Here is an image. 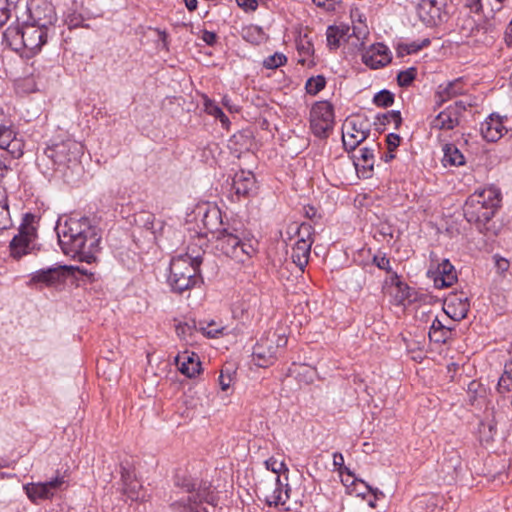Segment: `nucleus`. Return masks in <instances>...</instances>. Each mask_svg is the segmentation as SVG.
<instances>
[{
	"label": "nucleus",
	"mask_w": 512,
	"mask_h": 512,
	"mask_svg": "<svg viewBox=\"0 0 512 512\" xmlns=\"http://www.w3.org/2000/svg\"><path fill=\"white\" fill-rule=\"evenodd\" d=\"M362 61L372 69L384 67L391 61L390 51L382 43L373 44L362 54Z\"/></svg>",
	"instance_id": "nucleus-20"
},
{
	"label": "nucleus",
	"mask_w": 512,
	"mask_h": 512,
	"mask_svg": "<svg viewBox=\"0 0 512 512\" xmlns=\"http://www.w3.org/2000/svg\"><path fill=\"white\" fill-rule=\"evenodd\" d=\"M370 130L366 120L354 117L348 120L343 128V145L346 150L352 151L362 143L369 135Z\"/></svg>",
	"instance_id": "nucleus-15"
},
{
	"label": "nucleus",
	"mask_w": 512,
	"mask_h": 512,
	"mask_svg": "<svg viewBox=\"0 0 512 512\" xmlns=\"http://www.w3.org/2000/svg\"><path fill=\"white\" fill-rule=\"evenodd\" d=\"M333 465L340 471L343 468L346 469V467H344V457L340 452L333 453Z\"/></svg>",
	"instance_id": "nucleus-56"
},
{
	"label": "nucleus",
	"mask_w": 512,
	"mask_h": 512,
	"mask_svg": "<svg viewBox=\"0 0 512 512\" xmlns=\"http://www.w3.org/2000/svg\"><path fill=\"white\" fill-rule=\"evenodd\" d=\"M416 75L417 69L414 67L400 71L397 75V83L400 87H408L415 80Z\"/></svg>",
	"instance_id": "nucleus-37"
},
{
	"label": "nucleus",
	"mask_w": 512,
	"mask_h": 512,
	"mask_svg": "<svg viewBox=\"0 0 512 512\" xmlns=\"http://www.w3.org/2000/svg\"><path fill=\"white\" fill-rule=\"evenodd\" d=\"M187 496L174 501L171 507L176 512H210L203 504L215 506V495L211 490V485L204 481L184 480L181 484Z\"/></svg>",
	"instance_id": "nucleus-3"
},
{
	"label": "nucleus",
	"mask_w": 512,
	"mask_h": 512,
	"mask_svg": "<svg viewBox=\"0 0 512 512\" xmlns=\"http://www.w3.org/2000/svg\"><path fill=\"white\" fill-rule=\"evenodd\" d=\"M48 32V29L24 21L22 25L9 26L4 36L15 50L23 48L35 54L47 42Z\"/></svg>",
	"instance_id": "nucleus-5"
},
{
	"label": "nucleus",
	"mask_w": 512,
	"mask_h": 512,
	"mask_svg": "<svg viewBox=\"0 0 512 512\" xmlns=\"http://www.w3.org/2000/svg\"><path fill=\"white\" fill-rule=\"evenodd\" d=\"M326 79L323 75L310 77L305 84V89L308 94L316 95L325 88Z\"/></svg>",
	"instance_id": "nucleus-35"
},
{
	"label": "nucleus",
	"mask_w": 512,
	"mask_h": 512,
	"mask_svg": "<svg viewBox=\"0 0 512 512\" xmlns=\"http://www.w3.org/2000/svg\"><path fill=\"white\" fill-rule=\"evenodd\" d=\"M242 38L253 45H260L264 43L267 36L263 29L257 25H249L242 28Z\"/></svg>",
	"instance_id": "nucleus-32"
},
{
	"label": "nucleus",
	"mask_w": 512,
	"mask_h": 512,
	"mask_svg": "<svg viewBox=\"0 0 512 512\" xmlns=\"http://www.w3.org/2000/svg\"><path fill=\"white\" fill-rule=\"evenodd\" d=\"M334 126V108L329 101H318L310 110V128L312 133L325 139Z\"/></svg>",
	"instance_id": "nucleus-10"
},
{
	"label": "nucleus",
	"mask_w": 512,
	"mask_h": 512,
	"mask_svg": "<svg viewBox=\"0 0 512 512\" xmlns=\"http://www.w3.org/2000/svg\"><path fill=\"white\" fill-rule=\"evenodd\" d=\"M450 462H451V468L454 471H457V469L460 467V458H459V456L451 457Z\"/></svg>",
	"instance_id": "nucleus-64"
},
{
	"label": "nucleus",
	"mask_w": 512,
	"mask_h": 512,
	"mask_svg": "<svg viewBox=\"0 0 512 512\" xmlns=\"http://www.w3.org/2000/svg\"><path fill=\"white\" fill-rule=\"evenodd\" d=\"M242 234L233 227L222 229L215 236V249L237 262H244L254 254L255 249L244 239Z\"/></svg>",
	"instance_id": "nucleus-6"
},
{
	"label": "nucleus",
	"mask_w": 512,
	"mask_h": 512,
	"mask_svg": "<svg viewBox=\"0 0 512 512\" xmlns=\"http://www.w3.org/2000/svg\"><path fill=\"white\" fill-rule=\"evenodd\" d=\"M231 382H232V379L230 376H224L223 373L220 374L219 376V384H220V387L223 391H226L230 388L231 386Z\"/></svg>",
	"instance_id": "nucleus-57"
},
{
	"label": "nucleus",
	"mask_w": 512,
	"mask_h": 512,
	"mask_svg": "<svg viewBox=\"0 0 512 512\" xmlns=\"http://www.w3.org/2000/svg\"><path fill=\"white\" fill-rule=\"evenodd\" d=\"M17 0H0V28L8 21L11 13V6Z\"/></svg>",
	"instance_id": "nucleus-41"
},
{
	"label": "nucleus",
	"mask_w": 512,
	"mask_h": 512,
	"mask_svg": "<svg viewBox=\"0 0 512 512\" xmlns=\"http://www.w3.org/2000/svg\"><path fill=\"white\" fill-rule=\"evenodd\" d=\"M265 466L268 470L277 474L273 491L265 495L267 505L282 506L285 511L293 510V507L288 503L291 498V488L287 483H282L280 478L282 472H288L286 464L271 457L265 461Z\"/></svg>",
	"instance_id": "nucleus-7"
},
{
	"label": "nucleus",
	"mask_w": 512,
	"mask_h": 512,
	"mask_svg": "<svg viewBox=\"0 0 512 512\" xmlns=\"http://www.w3.org/2000/svg\"><path fill=\"white\" fill-rule=\"evenodd\" d=\"M401 138L396 133H390L386 137L387 147L390 152H393L400 145Z\"/></svg>",
	"instance_id": "nucleus-49"
},
{
	"label": "nucleus",
	"mask_w": 512,
	"mask_h": 512,
	"mask_svg": "<svg viewBox=\"0 0 512 512\" xmlns=\"http://www.w3.org/2000/svg\"><path fill=\"white\" fill-rule=\"evenodd\" d=\"M176 362L180 372L189 378L195 377L200 373L201 363L195 353L191 355L184 353L176 358Z\"/></svg>",
	"instance_id": "nucleus-26"
},
{
	"label": "nucleus",
	"mask_w": 512,
	"mask_h": 512,
	"mask_svg": "<svg viewBox=\"0 0 512 512\" xmlns=\"http://www.w3.org/2000/svg\"><path fill=\"white\" fill-rule=\"evenodd\" d=\"M373 263L381 270H384L388 274L391 275V279L393 278V273H396L390 263V259L386 257L385 254H378L373 257Z\"/></svg>",
	"instance_id": "nucleus-40"
},
{
	"label": "nucleus",
	"mask_w": 512,
	"mask_h": 512,
	"mask_svg": "<svg viewBox=\"0 0 512 512\" xmlns=\"http://www.w3.org/2000/svg\"><path fill=\"white\" fill-rule=\"evenodd\" d=\"M82 152V145L74 140H65L45 149V155L59 166L77 161Z\"/></svg>",
	"instance_id": "nucleus-14"
},
{
	"label": "nucleus",
	"mask_w": 512,
	"mask_h": 512,
	"mask_svg": "<svg viewBox=\"0 0 512 512\" xmlns=\"http://www.w3.org/2000/svg\"><path fill=\"white\" fill-rule=\"evenodd\" d=\"M450 109H453L454 112H457V116L460 118L462 113L466 110L467 104L462 101H456L453 105L448 106Z\"/></svg>",
	"instance_id": "nucleus-55"
},
{
	"label": "nucleus",
	"mask_w": 512,
	"mask_h": 512,
	"mask_svg": "<svg viewBox=\"0 0 512 512\" xmlns=\"http://www.w3.org/2000/svg\"><path fill=\"white\" fill-rule=\"evenodd\" d=\"M367 489L369 490V492L372 494L371 498L367 500V503L364 504L363 502H361L358 506H357V512H362L363 510H365L366 508V505L370 508H374L376 506V500L381 496L383 497L384 494L379 491L377 488L376 489H373L371 488L370 486H366Z\"/></svg>",
	"instance_id": "nucleus-44"
},
{
	"label": "nucleus",
	"mask_w": 512,
	"mask_h": 512,
	"mask_svg": "<svg viewBox=\"0 0 512 512\" xmlns=\"http://www.w3.org/2000/svg\"><path fill=\"white\" fill-rule=\"evenodd\" d=\"M499 193L493 189H484L481 192L472 194L464 206V216L470 223L486 225L499 207Z\"/></svg>",
	"instance_id": "nucleus-4"
},
{
	"label": "nucleus",
	"mask_w": 512,
	"mask_h": 512,
	"mask_svg": "<svg viewBox=\"0 0 512 512\" xmlns=\"http://www.w3.org/2000/svg\"><path fill=\"white\" fill-rule=\"evenodd\" d=\"M201 263L202 257L200 255L192 256L186 253L173 257L170 262V275L168 277L171 290L181 294L195 287L201 281L199 273Z\"/></svg>",
	"instance_id": "nucleus-2"
},
{
	"label": "nucleus",
	"mask_w": 512,
	"mask_h": 512,
	"mask_svg": "<svg viewBox=\"0 0 512 512\" xmlns=\"http://www.w3.org/2000/svg\"><path fill=\"white\" fill-rule=\"evenodd\" d=\"M392 285L395 286L396 292L394 293V301L397 305H405V302H412L413 297L412 289L399 279L397 273H393Z\"/></svg>",
	"instance_id": "nucleus-30"
},
{
	"label": "nucleus",
	"mask_w": 512,
	"mask_h": 512,
	"mask_svg": "<svg viewBox=\"0 0 512 512\" xmlns=\"http://www.w3.org/2000/svg\"><path fill=\"white\" fill-rule=\"evenodd\" d=\"M25 21L50 30L57 20L54 6L47 0H29L26 6Z\"/></svg>",
	"instance_id": "nucleus-12"
},
{
	"label": "nucleus",
	"mask_w": 512,
	"mask_h": 512,
	"mask_svg": "<svg viewBox=\"0 0 512 512\" xmlns=\"http://www.w3.org/2000/svg\"><path fill=\"white\" fill-rule=\"evenodd\" d=\"M334 0H313V3L319 7L333 8Z\"/></svg>",
	"instance_id": "nucleus-59"
},
{
	"label": "nucleus",
	"mask_w": 512,
	"mask_h": 512,
	"mask_svg": "<svg viewBox=\"0 0 512 512\" xmlns=\"http://www.w3.org/2000/svg\"><path fill=\"white\" fill-rule=\"evenodd\" d=\"M467 5L475 12H478L482 7L481 0H469Z\"/></svg>",
	"instance_id": "nucleus-63"
},
{
	"label": "nucleus",
	"mask_w": 512,
	"mask_h": 512,
	"mask_svg": "<svg viewBox=\"0 0 512 512\" xmlns=\"http://www.w3.org/2000/svg\"><path fill=\"white\" fill-rule=\"evenodd\" d=\"M480 132L485 140L488 142H495L499 140L507 129L504 126L503 117L496 113L490 114L481 124Z\"/></svg>",
	"instance_id": "nucleus-22"
},
{
	"label": "nucleus",
	"mask_w": 512,
	"mask_h": 512,
	"mask_svg": "<svg viewBox=\"0 0 512 512\" xmlns=\"http://www.w3.org/2000/svg\"><path fill=\"white\" fill-rule=\"evenodd\" d=\"M419 20L427 27H436L449 19L447 0H420L416 7Z\"/></svg>",
	"instance_id": "nucleus-11"
},
{
	"label": "nucleus",
	"mask_w": 512,
	"mask_h": 512,
	"mask_svg": "<svg viewBox=\"0 0 512 512\" xmlns=\"http://www.w3.org/2000/svg\"><path fill=\"white\" fill-rule=\"evenodd\" d=\"M354 157H355L354 164H355L356 170H359L361 161L369 162L370 160H374V148H369V147L360 148L359 156H354Z\"/></svg>",
	"instance_id": "nucleus-43"
},
{
	"label": "nucleus",
	"mask_w": 512,
	"mask_h": 512,
	"mask_svg": "<svg viewBox=\"0 0 512 512\" xmlns=\"http://www.w3.org/2000/svg\"><path fill=\"white\" fill-rule=\"evenodd\" d=\"M313 232L314 228L308 223H302L294 227V234L297 240L292 245L291 259L300 271H304L308 264L311 246L314 242L312 238Z\"/></svg>",
	"instance_id": "nucleus-9"
},
{
	"label": "nucleus",
	"mask_w": 512,
	"mask_h": 512,
	"mask_svg": "<svg viewBox=\"0 0 512 512\" xmlns=\"http://www.w3.org/2000/svg\"><path fill=\"white\" fill-rule=\"evenodd\" d=\"M202 222L204 227L211 232L214 237L218 235L222 229L227 228L222 221L221 211L217 207L209 208L203 215Z\"/></svg>",
	"instance_id": "nucleus-28"
},
{
	"label": "nucleus",
	"mask_w": 512,
	"mask_h": 512,
	"mask_svg": "<svg viewBox=\"0 0 512 512\" xmlns=\"http://www.w3.org/2000/svg\"><path fill=\"white\" fill-rule=\"evenodd\" d=\"M459 121L460 118L457 116V112L447 107L432 120L431 126L439 130H452L459 125Z\"/></svg>",
	"instance_id": "nucleus-27"
},
{
	"label": "nucleus",
	"mask_w": 512,
	"mask_h": 512,
	"mask_svg": "<svg viewBox=\"0 0 512 512\" xmlns=\"http://www.w3.org/2000/svg\"><path fill=\"white\" fill-rule=\"evenodd\" d=\"M493 258H494L496 272L502 278H506L507 275L509 274V267H510L509 261L506 258H503L499 255H494Z\"/></svg>",
	"instance_id": "nucleus-42"
},
{
	"label": "nucleus",
	"mask_w": 512,
	"mask_h": 512,
	"mask_svg": "<svg viewBox=\"0 0 512 512\" xmlns=\"http://www.w3.org/2000/svg\"><path fill=\"white\" fill-rule=\"evenodd\" d=\"M144 227L155 234V216L153 214H145Z\"/></svg>",
	"instance_id": "nucleus-54"
},
{
	"label": "nucleus",
	"mask_w": 512,
	"mask_h": 512,
	"mask_svg": "<svg viewBox=\"0 0 512 512\" xmlns=\"http://www.w3.org/2000/svg\"><path fill=\"white\" fill-rule=\"evenodd\" d=\"M429 339L430 341L437 344L446 343L452 336V328L446 327L444 329L429 331Z\"/></svg>",
	"instance_id": "nucleus-39"
},
{
	"label": "nucleus",
	"mask_w": 512,
	"mask_h": 512,
	"mask_svg": "<svg viewBox=\"0 0 512 512\" xmlns=\"http://www.w3.org/2000/svg\"><path fill=\"white\" fill-rule=\"evenodd\" d=\"M428 276L433 280L435 288L442 289L452 286L457 281V273L448 259L439 263L435 270H429Z\"/></svg>",
	"instance_id": "nucleus-19"
},
{
	"label": "nucleus",
	"mask_w": 512,
	"mask_h": 512,
	"mask_svg": "<svg viewBox=\"0 0 512 512\" xmlns=\"http://www.w3.org/2000/svg\"><path fill=\"white\" fill-rule=\"evenodd\" d=\"M8 169H10V162L8 161V158L3 153H0V170H8Z\"/></svg>",
	"instance_id": "nucleus-61"
},
{
	"label": "nucleus",
	"mask_w": 512,
	"mask_h": 512,
	"mask_svg": "<svg viewBox=\"0 0 512 512\" xmlns=\"http://www.w3.org/2000/svg\"><path fill=\"white\" fill-rule=\"evenodd\" d=\"M469 300L465 292H451L444 300V312L453 320L459 321L467 316Z\"/></svg>",
	"instance_id": "nucleus-17"
},
{
	"label": "nucleus",
	"mask_w": 512,
	"mask_h": 512,
	"mask_svg": "<svg viewBox=\"0 0 512 512\" xmlns=\"http://www.w3.org/2000/svg\"><path fill=\"white\" fill-rule=\"evenodd\" d=\"M11 225L9 208L6 203L0 202V229H7Z\"/></svg>",
	"instance_id": "nucleus-45"
},
{
	"label": "nucleus",
	"mask_w": 512,
	"mask_h": 512,
	"mask_svg": "<svg viewBox=\"0 0 512 512\" xmlns=\"http://www.w3.org/2000/svg\"><path fill=\"white\" fill-rule=\"evenodd\" d=\"M12 125V122L6 118L5 114L0 111V130L5 129Z\"/></svg>",
	"instance_id": "nucleus-60"
},
{
	"label": "nucleus",
	"mask_w": 512,
	"mask_h": 512,
	"mask_svg": "<svg viewBox=\"0 0 512 512\" xmlns=\"http://www.w3.org/2000/svg\"><path fill=\"white\" fill-rule=\"evenodd\" d=\"M212 325L213 324L210 323L208 327H197L195 320H191L184 323H179L176 326V333L181 339L185 341H188V339L191 338L194 335V333L197 332L198 330L201 331L204 335L208 336L209 338H214L221 331L220 329H209V327Z\"/></svg>",
	"instance_id": "nucleus-24"
},
{
	"label": "nucleus",
	"mask_w": 512,
	"mask_h": 512,
	"mask_svg": "<svg viewBox=\"0 0 512 512\" xmlns=\"http://www.w3.org/2000/svg\"><path fill=\"white\" fill-rule=\"evenodd\" d=\"M66 487L65 477L58 474L46 482L27 483L23 489L28 499L36 504L39 500L52 499L57 491L64 490Z\"/></svg>",
	"instance_id": "nucleus-13"
},
{
	"label": "nucleus",
	"mask_w": 512,
	"mask_h": 512,
	"mask_svg": "<svg viewBox=\"0 0 512 512\" xmlns=\"http://www.w3.org/2000/svg\"><path fill=\"white\" fill-rule=\"evenodd\" d=\"M382 124L386 123H393L395 125V128H398L402 123L401 114L399 111H389L382 115Z\"/></svg>",
	"instance_id": "nucleus-46"
},
{
	"label": "nucleus",
	"mask_w": 512,
	"mask_h": 512,
	"mask_svg": "<svg viewBox=\"0 0 512 512\" xmlns=\"http://www.w3.org/2000/svg\"><path fill=\"white\" fill-rule=\"evenodd\" d=\"M35 221V215L31 213L25 214L19 228V233L15 235L10 242V251L14 258H21L33 249L34 241L37 237V229L34 225Z\"/></svg>",
	"instance_id": "nucleus-8"
},
{
	"label": "nucleus",
	"mask_w": 512,
	"mask_h": 512,
	"mask_svg": "<svg viewBox=\"0 0 512 512\" xmlns=\"http://www.w3.org/2000/svg\"><path fill=\"white\" fill-rule=\"evenodd\" d=\"M373 103L379 107H389L394 103V94L383 89L374 95Z\"/></svg>",
	"instance_id": "nucleus-36"
},
{
	"label": "nucleus",
	"mask_w": 512,
	"mask_h": 512,
	"mask_svg": "<svg viewBox=\"0 0 512 512\" xmlns=\"http://www.w3.org/2000/svg\"><path fill=\"white\" fill-rule=\"evenodd\" d=\"M444 156L442 159L443 165L446 167L450 166H461L465 163V157L459 150V148L452 143L445 144L443 147Z\"/></svg>",
	"instance_id": "nucleus-31"
},
{
	"label": "nucleus",
	"mask_w": 512,
	"mask_h": 512,
	"mask_svg": "<svg viewBox=\"0 0 512 512\" xmlns=\"http://www.w3.org/2000/svg\"><path fill=\"white\" fill-rule=\"evenodd\" d=\"M201 39L209 46H213L217 41V35L215 32L204 30L202 32Z\"/></svg>",
	"instance_id": "nucleus-53"
},
{
	"label": "nucleus",
	"mask_w": 512,
	"mask_h": 512,
	"mask_svg": "<svg viewBox=\"0 0 512 512\" xmlns=\"http://www.w3.org/2000/svg\"><path fill=\"white\" fill-rule=\"evenodd\" d=\"M466 91L467 87L462 77L449 81L446 84H441L436 92L437 103L441 105L454 97L465 94Z\"/></svg>",
	"instance_id": "nucleus-23"
},
{
	"label": "nucleus",
	"mask_w": 512,
	"mask_h": 512,
	"mask_svg": "<svg viewBox=\"0 0 512 512\" xmlns=\"http://www.w3.org/2000/svg\"><path fill=\"white\" fill-rule=\"evenodd\" d=\"M255 187V177L250 171H240L235 174L232 189L238 196H248Z\"/></svg>",
	"instance_id": "nucleus-25"
},
{
	"label": "nucleus",
	"mask_w": 512,
	"mask_h": 512,
	"mask_svg": "<svg viewBox=\"0 0 512 512\" xmlns=\"http://www.w3.org/2000/svg\"><path fill=\"white\" fill-rule=\"evenodd\" d=\"M72 266L60 265L40 269L32 274L31 281L33 283H44L46 285H53L62 282L67 277V274Z\"/></svg>",
	"instance_id": "nucleus-21"
},
{
	"label": "nucleus",
	"mask_w": 512,
	"mask_h": 512,
	"mask_svg": "<svg viewBox=\"0 0 512 512\" xmlns=\"http://www.w3.org/2000/svg\"><path fill=\"white\" fill-rule=\"evenodd\" d=\"M505 40L508 43V45H512V20L508 24L506 31H505Z\"/></svg>",
	"instance_id": "nucleus-62"
},
{
	"label": "nucleus",
	"mask_w": 512,
	"mask_h": 512,
	"mask_svg": "<svg viewBox=\"0 0 512 512\" xmlns=\"http://www.w3.org/2000/svg\"><path fill=\"white\" fill-rule=\"evenodd\" d=\"M202 98H203L204 111L207 114L215 117L216 119H219L223 126H228L230 121H229L228 117L224 114L222 109L213 100H211L208 96L203 95Z\"/></svg>",
	"instance_id": "nucleus-33"
},
{
	"label": "nucleus",
	"mask_w": 512,
	"mask_h": 512,
	"mask_svg": "<svg viewBox=\"0 0 512 512\" xmlns=\"http://www.w3.org/2000/svg\"><path fill=\"white\" fill-rule=\"evenodd\" d=\"M297 49H298V52L301 55H305V56H311L314 53V48H313V45H312V43L310 41H303L302 40L297 45Z\"/></svg>",
	"instance_id": "nucleus-48"
},
{
	"label": "nucleus",
	"mask_w": 512,
	"mask_h": 512,
	"mask_svg": "<svg viewBox=\"0 0 512 512\" xmlns=\"http://www.w3.org/2000/svg\"><path fill=\"white\" fill-rule=\"evenodd\" d=\"M350 27L346 24L331 25L327 28L326 38L327 45L331 50H335L340 46L341 40L349 37Z\"/></svg>",
	"instance_id": "nucleus-29"
},
{
	"label": "nucleus",
	"mask_w": 512,
	"mask_h": 512,
	"mask_svg": "<svg viewBox=\"0 0 512 512\" xmlns=\"http://www.w3.org/2000/svg\"><path fill=\"white\" fill-rule=\"evenodd\" d=\"M0 149L9 162L23 155L24 142L21 138L17 137V132L13 125L0 130Z\"/></svg>",
	"instance_id": "nucleus-16"
},
{
	"label": "nucleus",
	"mask_w": 512,
	"mask_h": 512,
	"mask_svg": "<svg viewBox=\"0 0 512 512\" xmlns=\"http://www.w3.org/2000/svg\"><path fill=\"white\" fill-rule=\"evenodd\" d=\"M446 327L447 326L444 325L438 317H435L434 320L432 321L429 331H436V330L444 329Z\"/></svg>",
	"instance_id": "nucleus-58"
},
{
	"label": "nucleus",
	"mask_w": 512,
	"mask_h": 512,
	"mask_svg": "<svg viewBox=\"0 0 512 512\" xmlns=\"http://www.w3.org/2000/svg\"><path fill=\"white\" fill-rule=\"evenodd\" d=\"M423 48V45H419L416 42H412L410 44L400 45L399 50L405 52L406 54H413L418 52Z\"/></svg>",
	"instance_id": "nucleus-52"
},
{
	"label": "nucleus",
	"mask_w": 512,
	"mask_h": 512,
	"mask_svg": "<svg viewBox=\"0 0 512 512\" xmlns=\"http://www.w3.org/2000/svg\"><path fill=\"white\" fill-rule=\"evenodd\" d=\"M287 62V57L280 52H275L273 55L268 56L263 61V66L266 69H276L283 66Z\"/></svg>",
	"instance_id": "nucleus-38"
},
{
	"label": "nucleus",
	"mask_w": 512,
	"mask_h": 512,
	"mask_svg": "<svg viewBox=\"0 0 512 512\" xmlns=\"http://www.w3.org/2000/svg\"><path fill=\"white\" fill-rule=\"evenodd\" d=\"M122 493L132 501H143L145 492L142 484L136 479L134 471L121 464Z\"/></svg>",
	"instance_id": "nucleus-18"
},
{
	"label": "nucleus",
	"mask_w": 512,
	"mask_h": 512,
	"mask_svg": "<svg viewBox=\"0 0 512 512\" xmlns=\"http://www.w3.org/2000/svg\"><path fill=\"white\" fill-rule=\"evenodd\" d=\"M512 382V361L505 364L504 373L499 379V386L505 387L504 383Z\"/></svg>",
	"instance_id": "nucleus-47"
},
{
	"label": "nucleus",
	"mask_w": 512,
	"mask_h": 512,
	"mask_svg": "<svg viewBox=\"0 0 512 512\" xmlns=\"http://www.w3.org/2000/svg\"><path fill=\"white\" fill-rule=\"evenodd\" d=\"M373 167H374V160H370L369 162L361 161L360 169L357 171L359 173H361L364 178H369L373 171Z\"/></svg>",
	"instance_id": "nucleus-50"
},
{
	"label": "nucleus",
	"mask_w": 512,
	"mask_h": 512,
	"mask_svg": "<svg viewBox=\"0 0 512 512\" xmlns=\"http://www.w3.org/2000/svg\"><path fill=\"white\" fill-rule=\"evenodd\" d=\"M236 2L245 11H255L258 7L257 0H236Z\"/></svg>",
	"instance_id": "nucleus-51"
},
{
	"label": "nucleus",
	"mask_w": 512,
	"mask_h": 512,
	"mask_svg": "<svg viewBox=\"0 0 512 512\" xmlns=\"http://www.w3.org/2000/svg\"><path fill=\"white\" fill-rule=\"evenodd\" d=\"M458 28H459V33L463 36V37H471V36H474L475 34V31H478L479 28L476 24V21L474 20L473 17L471 16H464L463 18H459L458 20Z\"/></svg>",
	"instance_id": "nucleus-34"
},
{
	"label": "nucleus",
	"mask_w": 512,
	"mask_h": 512,
	"mask_svg": "<svg viewBox=\"0 0 512 512\" xmlns=\"http://www.w3.org/2000/svg\"><path fill=\"white\" fill-rule=\"evenodd\" d=\"M56 231L65 255L89 264L96 260L101 234L88 217L69 218L64 225L58 224Z\"/></svg>",
	"instance_id": "nucleus-1"
}]
</instances>
